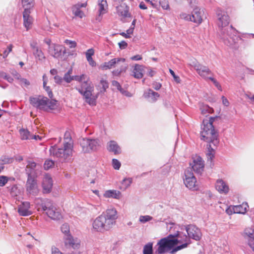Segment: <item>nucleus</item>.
<instances>
[{"label": "nucleus", "instance_id": "1", "mask_svg": "<svg viewBox=\"0 0 254 254\" xmlns=\"http://www.w3.org/2000/svg\"><path fill=\"white\" fill-rule=\"evenodd\" d=\"M218 116L210 117L209 120H204L202 122L200 131L201 140L208 143L206 145V156L208 161H212L214 158L215 149L219 144L218 132L215 129L213 123Z\"/></svg>", "mask_w": 254, "mask_h": 254}, {"label": "nucleus", "instance_id": "2", "mask_svg": "<svg viewBox=\"0 0 254 254\" xmlns=\"http://www.w3.org/2000/svg\"><path fill=\"white\" fill-rule=\"evenodd\" d=\"M190 244L188 235L183 232L177 231L174 234H170L162 238L158 242V249L155 254H163L170 251L173 253L187 248Z\"/></svg>", "mask_w": 254, "mask_h": 254}, {"label": "nucleus", "instance_id": "3", "mask_svg": "<svg viewBox=\"0 0 254 254\" xmlns=\"http://www.w3.org/2000/svg\"><path fill=\"white\" fill-rule=\"evenodd\" d=\"M216 15L218 17V25L220 29V37L224 44L232 46L236 43L240 37L237 35L238 31L232 25L228 26L229 17L227 13L221 9H217Z\"/></svg>", "mask_w": 254, "mask_h": 254}, {"label": "nucleus", "instance_id": "4", "mask_svg": "<svg viewBox=\"0 0 254 254\" xmlns=\"http://www.w3.org/2000/svg\"><path fill=\"white\" fill-rule=\"evenodd\" d=\"M73 148V141L70 133L66 131L63 146L61 147L58 145L51 146L49 152L51 156L58 158L60 161L69 162L71 159Z\"/></svg>", "mask_w": 254, "mask_h": 254}, {"label": "nucleus", "instance_id": "5", "mask_svg": "<svg viewBox=\"0 0 254 254\" xmlns=\"http://www.w3.org/2000/svg\"><path fill=\"white\" fill-rule=\"evenodd\" d=\"M117 218L116 209L114 208H108L94 220L93 228L95 231L100 233L109 231L115 224Z\"/></svg>", "mask_w": 254, "mask_h": 254}, {"label": "nucleus", "instance_id": "6", "mask_svg": "<svg viewBox=\"0 0 254 254\" xmlns=\"http://www.w3.org/2000/svg\"><path fill=\"white\" fill-rule=\"evenodd\" d=\"M100 84L102 86V89L96 95L92 94L93 87L88 85L86 81H84L82 83L80 88H76V89L80 94L83 96L85 102L90 106H95L96 100L99 96L100 92L104 93L109 87L108 81L103 79L100 80Z\"/></svg>", "mask_w": 254, "mask_h": 254}, {"label": "nucleus", "instance_id": "7", "mask_svg": "<svg viewBox=\"0 0 254 254\" xmlns=\"http://www.w3.org/2000/svg\"><path fill=\"white\" fill-rule=\"evenodd\" d=\"M61 229L64 234L63 239L65 246L74 249H78L80 247V243L77 239H73L70 234L69 225L66 223L64 224L61 226Z\"/></svg>", "mask_w": 254, "mask_h": 254}, {"label": "nucleus", "instance_id": "8", "mask_svg": "<svg viewBox=\"0 0 254 254\" xmlns=\"http://www.w3.org/2000/svg\"><path fill=\"white\" fill-rule=\"evenodd\" d=\"M80 145L84 153H89L97 149L99 146V140L83 138L80 140Z\"/></svg>", "mask_w": 254, "mask_h": 254}, {"label": "nucleus", "instance_id": "9", "mask_svg": "<svg viewBox=\"0 0 254 254\" xmlns=\"http://www.w3.org/2000/svg\"><path fill=\"white\" fill-rule=\"evenodd\" d=\"M190 64L201 77L205 79H208L209 77L208 76L212 74L208 66L200 64L195 60L192 61Z\"/></svg>", "mask_w": 254, "mask_h": 254}, {"label": "nucleus", "instance_id": "10", "mask_svg": "<svg viewBox=\"0 0 254 254\" xmlns=\"http://www.w3.org/2000/svg\"><path fill=\"white\" fill-rule=\"evenodd\" d=\"M49 99L45 96L30 97L29 98L30 104L37 110L47 111V105Z\"/></svg>", "mask_w": 254, "mask_h": 254}, {"label": "nucleus", "instance_id": "11", "mask_svg": "<svg viewBox=\"0 0 254 254\" xmlns=\"http://www.w3.org/2000/svg\"><path fill=\"white\" fill-rule=\"evenodd\" d=\"M185 179H184V184L187 188L193 190H198V186L196 184V180L194 176L191 169H188L185 172Z\"/></svg>", "mask_w": 254, "mask_h": 254}, {"label": "nucleus", "instance_id": "12", "mask_svg": "<svg viewBox=\"0 0 254 254\" xmlns=\"http://www.w3.org/2000/svg\"><path fill=\"white\" fill-rule=\"evenodd\" d=\"M185 227L190 240L191 239L196 241L200 240L202 237V233L199 228L193 224L187 225Z\"/></svg>", "mask_w": 254, "mask_h": 254}, {"label": "nucleus", "instance_id": "13", "mask_svg": "<svg viewBox=\"0 0 254 254\" xmlns=\"http://www.w3.org/2000/svg\"><path fill=\"white\" fill-rule=\"evenodd\" d=\"M36 178L27 177L26 184L27 192L32 195H36L38 192Z\"/></svg>", "mask_w": 254, "mask_h": 254}, {"label": "nucleus", "instance_id": "14", "mask_svg": "<svg viewBox=\"0 0 254 254\" xmlns=\"http://www.w3.org/2000/svg\"><path fill=\"white\" fill-rule=\"evenodd\" d=\"M66 54L65 48L60 45H56L54 47V53L52 56L54 58L61 61L65 60L67 57L65 54Z\"/></svg>", "mask_w": 254, "mask_h": 254}, {"label": "nucleus", "instance_id": "15", "mask_svg": "<svg viewBox=\"0 0 254 254\" xmlns=\"http://www.w3.org/2000/svg\"><path fill=\"white\" fill-rule=\"evenodd\" d=\"M37 207L39 211H48L53 206L52 201L47 198H39L37 200Z\"/></svg>", "mask_w": 254, "mask_h": 254}, {"label": "nucleus", "instance_id": "16", "mask_svg": "<svg viewBox=\"0 0 254 254\" xmlns=\"http://www.w3.org/2000/svg\"><path fill=\"white\" fill-rule=\"evenodd\" d=\"M204 12L198 7H195L193 8L191 15H189L190 21L200 24L202 22Z\"/></svg>", "mask_w": 254, "mask_h": 254}, {"label": "nucleus", "instance_id": "17", "mask_svg": "<svg viewBox=\"0 0 254 254\" xmlns=\"http://www.w3.org/2000/svg\"><path fill=\"white\" fill-rule=\"evenodd\" d=\"M190 165H191L193 171L197 174H201L203 171L204 167V162L202 158L199 156L197 157L195 159H194L193 164L190 163Z\"/></svg>", "mask_w": 254, "mask_h": 254}, {"label": "nucleus", "instance_id": "18", "mask_svg": "<svg viewBox=\"0 0 254 254\" xmlns=\"http://www.w3.org/2000/svg\"><path fill=\"white\" fill-rule=\"evenodd\" d=\"M30 204L28 201H24L18 207V212L20 216H27L32 214L30 210Z\"/></svg>", "mask_w": 254, "mask_h": 254}, {"label": "nucleus", "instance_id": "19", "mask_svg": "<svg viewBox=\"0 0 254 254\" xmlns=\"http://www.w3.org/2000/svg\"><path fill=\"white\" fill-rule=\"evenodd\" d=\"M37 164L32 161H29L27 162L25 168V172L27 177H37V173L36 172Z\"/></svg>", "mask_w": 254, "mask_h": 254}, {"label": "nucleus", "instance_id": "20", "mask_svg": "<svg viewBox=\"0 0 254 254\" xmlns=\"http://www.w3.org/2000/svg\"><path fill=\"white\" fill-rule=\"evenodd\" d=\"M30 9L26 8L23 12V25L27 30L30 29L32 24V18L30 16Z\"/></svg>", "mask_w": 254, "mask_h": 254}, {"label": "nucleus", "instance_id": "21", "mask_svg": "<svg viewBox=\"0 0 254 254\" xmlns=\"http://www.w3.org/2000/svg\"><path fill=\"white\" fill-rule=\"evenodd\" d=\"M107 150L114 155H119L122 153V149L115 140H110L107 144Z\"/></svg>", "mask_w": 254, "mask_h": 254}, {"label": "nucleus", "instance_id": "22", "mask_svg": "<svg viewBox=\"0 0 254 254\" xmlns=\"http://www.w3.org/2000/svg\"><path fill=\"white\" fill-rule=\"evenodd\" d=\"M53 186V180L51 177L46 175L43 181L42 188L44 193H49L51 190Z\"/></svg>", "mask_w": 254, "mask_h": 254}, {"label": "nucleus", "instance_id": "23", "mask_svg": "<svg viewBox=\"0 0 254 254\" xmlns=\"http://www.w3.org/2000/svg\"><path fill=\"white\" fill-rule=\"evenodd\" d=\"M216 190L221 194H226L229 190V186L222 179L218 180L215 184Z\"/></svg>", "mask_w": 254, "mask_h": 254}, {"label": "nucleus", "instance_id": "24", "mask_svg": "<svg viewBox=\"0 0 254 254\" xmlns=\"http://www.w3.org/2000/svg\"><path fill=\"white\" fill-rule=\"evenodd\" d=\"M249 207L248 203L244 202L241 205L234 206L232 210L230 209V213L229 212L228 210H227V213L231 214L233 213H239V214H245L247 210V208Z\"/></svg>", "mask_w": 254, "mask_h": 254}, {"label": "nucleus", "instance_id": "25", "mask_svg": "<svg viewBox=\"0 0 254 254\" xmlns=\"http://www.w3.org/2000/svg\"><path fill=\"white\" fill-rule=\"evenodd\" d=\"M160 96L158 93L154 91L151 89H148L144 91L143 97L151 103L155 102L158 98Z\"/></svg>", "mask_w": 254, "mask_h": 254}, {"label": "nucleus", "instance_id": "26", "mask_svg": "<svg viewBox=\"0 0 254 254\" xmlns=\"http://www.w3.org/2000/svg\"><path fill=\"white\" fill-rule=\"evenodd\" d=\"M120 62L123 63L125 62V59L121 58L113 59L108 62H105L103 64L102 68L104 70L111 69L115 67L116 64H118Z\"/></svg>", "mask_w": 254, "mask_h": 254}, {"label": "nucleus", "instance_id": "27", "mask_svg": "<svg viewBox=\"0 0 254 254\" xmlns=\"http://www.w3.org/2000/svg\"><path fill=\"white\" fill-rule=\"evenodd\" d=\"M144 67L142 65L135 64L132 70V76L136 79L142 78Z\"/></svg>", "mask_w": 254, "mask_h": 254}, {"label": "nucleus", "instance_id": "28", "mask_svg": "<svg viewBox=\"0 0 254 254\" xmlns=\"http://www.w3.org/2000/svg\"><path fill=\"white\" fill-rule=\"evenodd\" d=\"M245 239L247 241L248 246L254 253V233L251 231L246 230Z\"/></svg>", "mask_w": 254, "mask_h": 254}, {"label": "nucleus", "instance_id": "29", "mask_svg": "<svg viewBox=\"0 0 254 254\" xmlns=\"http://www.w3.org/2000/svg\"><path fill=\"white\" fill-rule=\"evenodd\" d=\"M46 214L49 217L54 220H59L62 218L61 213L57 211L53 206L46 212Z\"/></svg>", "mask_w": 254, "mask_h": 254}, {"label": "nucleus", "instance_id": "30", "mask_svg": "<svg viewBox=\"0 0 254 254\" xmlns=\"http://www.w3.org/2000/svg\"><path fill=\"white\" fill-rule=\"evenodd\" d=\"M121 194L120 191L116 190H108L105 192L104 196L107 198H118Z\"/></svg>", "mask_w": 254, "mask_h": 254}, {"label": "nucleus", "instance_id": "31", "mask_svg": "<svg viewBox=\"0 0 254 254\" xmlns=\"http://www.w3.org/2000/svg\"><path fill=\"white\" fill-rule=\"evenodd\" d=\"M19 134L20 138L22 140H29L32 139L31 134L30 132L27 129L25 128H21L19 129Z\"/></svg>", "mask_w": 254, "mask_h": 254}, {"label": "nucleus", "instance_id": "32", "mask_svg": "<svg viewBox=\"0 0 254 254\" xmlns=\"http://www.w3.org/2000/svg\"><path fill=\"white\" fill-rule=\"evenodd\" d=\"M33 54L39 61H42L45 58L43 52L39 47L33 50Z\"/></svg>", "mask_w": 254, "mask_h": 254}, {"label": "nucleus", "instance_id": "33", "mask_svg": "<svg viewBox=\"0 0 254 254\" xmlns=\"http://www.w3.org/2000/svg\"><path fill=\"white\" fill-rule=\"evenodd\" d=\"M200 110L201 114L206 116L208 114L211 113L213 111V108L205 104L201 105L200 107Z\"/></svg>", "mask_w": 254, "mask_h": 254}, {"label": "nucleus", "instance_id": "34", "mask_svg": "<svg viewBox=\"0 0 254 254\" xmlns=\"http://www.w3.org/2000/svg\"><path fill=\"white\" fill-rule=\"evenodd\" d=\"M143 254H153L152 243H148L144 246L143 249Z\"/></svg>", "mask_w": 254, "mask_h": 254}, {"label": "nucleus", "instance_id": "35", "mask_svg": "<svg viewBox=\"0 0 254 254\" xmlns=\"http://www.w3.org/2000/svg\"><path fill=\"white\" fill-rule=\"evenodd\" d=\"M132 183V178H125L122 181V187H121V189H123V190H126L130 186Z\"/></svg>", "mask_w": 254, "mask_h": 254}, {"label": "nucleus", "instance_id": "36", "mask_svg": "<svg viewBox=\"0 0 254 254\" xmlns=\"http://www.w3.org/2000/svg\"><path fill=\"white\" fill-rule=\"evenodd\" d=\"M99 12L100 14H104L106 12V8L107 7V3L106 0H101L99 2Z\"/></svg>", "mask_w": 254, "mask_h": 254}, {"label": "nucleus", "instance_id": "37", "mask_svg": "<svg viewBox=\"0 0 254 254\" xmlns=\"http://www.w3.org/2000/svg\"><path fill=\"white\" fill-rule=\"evenodd\" d=\"M15 180V178L13 177H9L4 175L0 176V187L4 186L9 180Z\"/></svg>", "mask_w": 254, "mask_h": 254}, {"label": "nucleus", "instance_id": "38", "mask_svg": "<svg viewBox=\"0 0 254 254\" xmlns=\"http://www.w3.org/2000/svg\"><path fill=\"white\" fill-rule=\"evenodd\" d=\"M117 10L118 14L125 17H127L128 14V10L127 9H123L122 6H117Z\"/></svg>", "mask_w": 254, "mask_h": 254}, {"label": "nucleus", "instance_id": "39", "mask_svg": "<svg viewBox=\"0 0 254 254\" xmlns=\"http://www.w3.org/2000/svg\"><path fill=\"white\" fill-rule=\"evenodd\" d=\"M55 164V162L52 160H47L45 161L44 164V168L45 170H48L51 168H52L53 166H54Z\"/></svg>", "mask_w": 254, "mask_h": 254}, {"label": "nucleus", "instance_id": "40", "mask_svg": "<svg viewBox=\"0 0 254 254\" xmlns=\"http://www.w3.org/2000/svg\"><path fill=\"white\" fill-rule=\"evenodd\" d=\"M72 11H73V13L74 14V15L75 16L78 17L80 18H82V17L84 15L83 12L78 8H74L73 6L72 7Z\"/></svg>", "mask_w": 254, "mask_h": 254}, {"label": "nucleus", "instance_id": "41", "mask_svg": "<svg viewBox=\"0 0 254 254\" xmlns=\"http://www.w3.org/2000/svg\"><path fill=\"white\" fill-rule=\"evenodd\" d=\"M153 219V217L150 215H141L139 217V221L142 223H145Z\"/></svg>", "mask_w": 254, "mask_h": 254}, {"label": "nucleus", "instance_id": "42", "mask_svg": "<svg viewBox=\"0 0 254 254\" xmlns=\"http://www.w3.org/2000/svg\"><path fill=\"white\" fill-rule=\"evenodd\" d=\"M113 167L115 170H119L121 166V162L117 159L114 158L112 161Z\"/></svg>", "mask_w": 254, "mask_h": 254}, {"label": "nucleus", "instance_id": "43", "mask_svg": "<svg viewBox=\"0 0 254 254\" xmlns=\"http://www.w3.org/2000/svg\"><path fill=\"white\" fill-rule=\"evenodd\" d=\"M57 101L56 99H52L51 101L49 99V101L48 102L47 107H46L48 109H51V110H54L55 109V107L56 106V102H57Z\"/></svg>", "mask_w": 254, "mask_h": 254}, {"label": "nucleus", "instance_id": "44", "mask_svg": "<svg viewBox=\"0 0 254 254\" xmlns=\"http://www.w3.org/2000/svg\"><path fill=\"white\" fill-rule=\"evenodd\" d=\"M208 79H209L210 80H211L213 82V83L214 84L215 86L219 90H220V91H222V90L221 85L220 84V83L214 78H213L212 77H209L208 78Z\"/></svg>", "mask_w": 254, "mask_h": 254}, {"label": "nucleus", "instance_id": "45", "mask_svg": "<svg viewBox=\"0 0 254 254\" xmlns=\"http://www.w3.org/2000/svg\"><path fill=\"white\" fill-rule=\"evenodd\" d=\"M18 188L16 185H13L10 187L9 190L12 195H17Z\"/></svg>", "mask_w": 254, "mask_h": 254}, {"label": "nucleus", "instance_id": "46", "mask_svg": "<svg viewBox=\"0 0 254 254\" xmlns=\"http://www.w3.org/2000/svg\"><path fill=\"white\" fill-rule=\"evenodd\" d=\"M159 3L163 9L166 10L169 9V4L168 1L166 0H160Z\"/></svg>", "mask_w": 254, "mask_h": 254}, {"label": "nucleus", "instance_id": "47", "mask_svg": "<svg viewBox=\"0 0 254 254\" xmlns=\"http://www.w3.org/2000/svg\"><path fill=\"white\" fill-rule=\"evenodd\" d=\"M13 48V45L12 44H9L8 45L7 49L5 50L3 52V57L4 58L7 57L9 53L12 51Z\"/></svg>", "mask_w": 254, "mask_h": 254}, {"label": "nucleus", "instance_id": "48", "mask_svg": "<svg viewBox=\"0 0 254 254\" xmlns=\"http://www.w3.org/2000/svg\"><path fill=\"white\" fill-rule=\"evenodd\" d=\"M64 43L69 45V48H75L77 46L76 42L74 41H71L70 40L66 39L64 41Z\"/></svg>", "mask_w": 254, "mask_h": 254}, {"label": "nucleus", "instance_id": "49", "mask_svg": "<svg viewBox=\"0 0 254 254\" xmlns=\"http://www.w3.org/2000/svg\"><path fill=\"white\" fill-rule=\"evenodd\" d=\"M63 78L64 80L68 83H70L74 79L73 76L68 75V73H65Z\"/></svg>", "mask_w": 254, "mask_h": 254}, {"label": "nucleus", "instance_id": "50", "mask_svg": "<svg viewBox=\"0 0 254 254\" xmlns=\"http://www.w3.org/2000/svg\"><path fill=\"white\" fill-rule=\"evenodd\" d=\"M21 82V86L22 87H27L30 85V82L26 78H20L19 79Z\"/></svg>", "mask_w": 254, "mask_h": 254}, {"label": "nucleus", "instance_id": "51", "mask_svg": "<svg viewBox=\"0 0 254 254\" xmlns=\"http://www.w3.org/2000/svg\"><path fill=\"white\" fill-rule=\"evenodd\" d=\"M169 72L171 75L173 77L174 80L177 83H180L181 80L179 76L176 75L175 72L171 69H169Z\"/></svg>", "mask_w": 254, "mask_h": 254}, {"label": "nucleus", "instance_id": "52", "mask_svg": "<svg viewBox=\"0 0 254 254\" xmlns=\"http://www.w3.org/2000/svg\"><path fill=\"white\" fill-rule=\"evenodd\" d=\"M118 45L120 49L121 50L125 49L127 47V43L125 41H122L119 42Z\"/></svg>", "mask_w": 254, "mask_h": 254}, {"label": "nucleus", "instance_id": "53", "mask_svg": "<svg viewBox=\"0 0 254 254\" xmlns=\"http://www.w3.org/2000/svg\"><path fill=\"white\" fill-rule=\"evenodd\" d=\"M44 89L47 92L49 97L50 98L52 99L53 97V92H52L51 89L50 88V86L46 87Z\"/></svg>", "mask_w": 254, "mask_h": 254}, {"label": "nucleus", "instance_id": "54", "mask_svg": "<svg viewBox=\"0 0 254 254\" xmlns=\"http://www.w3.org/2000/svg\"><path fill=\"white\" fill-rule=\"evenodd\" d=\"M11 74L15 77V78L19 80L21 78L20 74L15 70H12Z\"/></svg>", "mask_w": 254, "mask_h": 254}, {"label": "nucleus", "instance_id": "55", "mask_svg": "<svg viewBox=\"0 0 254 254\" xmlns=\"http://www.w3.org/2000/svg\"><path fill=\"white\" fill-rule=\"evenodd\" d=\"M54 79L55 82L58 84H61L63 80V78L59 75H55L54 76Z\"/></svg>", "mask_w": 254, "mask_h": 254}, {"label": "nucleus", "instance_id": "56", "mask_svg": "<svg viewBox=\"0 0 254 254\" xmlns=\"http://www.w3.org/2000/svg\"><path fill=\"white\" fill-rule=\"evenodd\" d=\"M123 71H124L123 69H117L114 70L112 71V74L114 76H119L121 75V73L123 72Z\"/></svg>", "mask_w": 254, "mask_h": 254}, {"label": "nucleus", "instance_id": "57", "mask_svg": "<svg viewBox=\"0 0 254 254\" xmlns=\"http://www.w3.org/2000/svg\"><path fill=\"white\" fill-rule=\"evenodd\" d=\"M94 52L93 49H90L87 50L86 53V57L87 58L92 57V56L94 55Z\"/></svg>", "mask_w": 254, "mask_h": 254}, {"label": "nucleus", "instance_id": "58", "mask_svg": "<svg viewBox=\"0 0 254 254\" xmlns=\"http://www.w3.org/2000/svg\"><path fill=\"white\" fill-rule=\"evenodd\" d=\"M87 60L89 63V64L92 67L95 66L96 65V64L95 62L93 60V58L92 57L90 58H87Z\"/></svg>", "mask_w": 254, "mask_h": 254}, {"label": "nucleus", "instance_id": "59", "mask_svg": "<svg viewBox=\"0 0 254 254\" xmlns=\"http://www.w3.org/2000/svg\"><path fill=\"white\" fill-rule=\"evenodd\" d=\"M8 76L10 75H8L6 73L3 71H0V78H3L7 80Z\"/></svg>", "mask_w": 254, "mask_h": 254}, {"label": "nucleus", "instance_id": "60", "mask_svg": "<svg viewBox=\"0 0 254 254\" xmlns=\"http://www.w3.org/2000/svg\"><path fill=\"white\" fill-rule=\"evenodd\" d=\"M30 45L32 50H34L39 48V47L38 46L37 43L36 41H33L32 42H31L30 44Z\"/></svg>", "mask_w": 254, "mask_h": 254}, {"label": "nucleus", "instance_id": "61", "mask_svg": "<svg viewBox=\"0 0 254 254\" xmlns=\"http://www.w3.org/2000/svg\"><path fill=\"white\" fill-rule=\"evenodd\" d=\"M112 85L117 87V88L118 90H119L120 89H121L122 86L118 81L114 80L112 81Z\"/></svg>", "mask_w": 254, "mask_h": 254}, {"label": "nucleus", "instance_id": "62", "mask_svg": "<svg viewBox=\"0 0 254 254\" xmlns=\"http://www.w3.org/2000/svg\"><path fill=\"white\" fill-rule=\"evenodd\" d=\"M119 91H120V92L123 95L127 96V97H129L130 96V94L129 92H128L127 90H125L124 89H123L122 87L121 88V89H120Z\"/></svg>", "mask_w": 254, "mask_h": 254}, {"label": "nucleus", "instance_id": "63", "mask_svg": "<svg viewBox=\"0 0 254 254\" xmlns=\"http://www.w3.org/2000/svg\"><path fill=\"white\" fill-rule=\"evenodd\" d=\"M11 159L4 157L3 159L1 160L2 163H0V164H2V166H3L4 164L9 163Z\"/></svg>", "mask_w": 254, "mask_h": 254}, {"label": "nucleus", "instance_id": "64", "mask_svg": "<svg viewBox=\"0 0 254 254\" xmlns=\"http://www.w3.org/2000/svg\"><path fill=\"white\" fill-rule=\"evenodd\" d=\"M142 57L141 55H136L134 56H132L130 58V59L132 61H139L142 59Z\"/></svg>", "mask_w": 254, "mask_h": 254}]
</instances>
